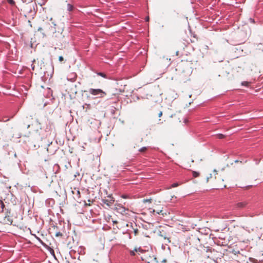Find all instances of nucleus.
Wrapping results in <instances>:
<instances>
[{
  "mask_svg": "<svg viewBox=\"0 0 263 263\" xmlns=\"http://www.w3.org/2000/svg\"><path fill=\"white\" fill-rule=\"evenodd\" d=\"M0 206L1 208V210L3 211L5 205H4V203L1 200H0Z\"/></svg>",
  "mask_w": 263,
  "mask_h": 263,
  "instance_id": "10",
  "label": "nucleus"
},
{
  "mask_svg": "<svg viewBox=\"0 0 263 263\" xmlns=\"http://www.w3.org/2000/svg\"><path fill=\"white\" fill-rule=\"evenodd\" d=\"M214 172H217V171H216V170H214Z\"/></svg>",
  "mask_w": 263,
  "mask_h": 263,
  "instance_id": "34",
  "label": "nucleus"
},
{
  "mask_svg": "<svg viewBox=\"0 0 263 263\" xmlns=\"http://www.w3.org/2000/svg\"><path fill=\"white\" fill-rule=\"evenodd\" d=\"M248 82H242V85H243V86H247L248 85Z\"/></svg>",
  "mask_w": 263,
  "mask_h": 263,
  "instance_id": "15",
  "label": "nucleus"
},
{
  "mask_svg": "<svg viewBox=\"0 0 263 263\" xmlns=\"http://www.w3.org/2000/svg\"><path fill=\"white\" fill-rule=\"evenodd\" d=\"M9 119H7L6 120H5V121H9Z\"/></svg>",
  "mask_w": 263,
  "mask_h": 263,
  "instance_id": "35",
  "label": "nucleus"
},
{
  "mask_svg": "<svg viewBox=\"0 0 263 263\" xmlns=\"http://www.w3.org/2000/svg\"><path fill=\"white\" fill-rule=\"evenodd\" d=\"M59 60L60 61H62L63 60V58L62 56H60L59 58Z\"/></svg>",
  "mask_w": 263,
  "mask_h": 263,
  "instance_id": "18",
  "label": "nucleus"
},
{
  "mask_svg": "<svg viewBox=\"0 0 263 263\" xmlns=\"http://www.w3.org/2000/svg\"><path fill=\"white\" fill-rule=\"evenodd\" d=\"M123 211H124V212H125V208H123Z\"/></svg>",
  "mask_w": 263,
  "mask_h": 263,
  "instance_id": "30",
  "label": "nucleus"
},
{
  "mask_svg": "<svg viewBox=\"0 0 263 263\" xmlns=\"http://www.w3.org/2000/svg\"><path fill=\"white\" fill-rule=\"evenodd\" d=\"M162 112L161 111L160 112L159 114V117H160L162 116Z\"/></svg>",
  "mask_w": 263,
  "mask_h": 263,
  "instance_id": "24",
  "label": "nucleus"
},
{
  "mask_svg": "<svg viewBox=\"0 0 263 263\" xmlns=\"http://www.w3.org/2000/svg\"><path fill=\"white\" fill-rule=\"evenodd\" d=\"M145 21L146 22H148L149 21V17L148 16H147L146 18H145Z\"/></svg>",
  "mask_w": 263,
  "mask_h": 263,
  "instance_id": "22",
  "label": "nucleus"
},
{
  "mask_svg": "<svg viewBox=\"0 0 263 263\" xmlns=\"http://www.w3.org/2000/svg\"><path fill=\"white\" fill-rule=\"evenodd\" d=\"M162 211H156L155 210H153V212L154 213V212H156L157 214H159Z\"/></svg>",
  "mask_w": 263,
  "mask_h": 263,
  "instance_id": "17",
  "label": "nucleus"
},
{
  "mask_svg": "<svg viewBox=\"0 0 263 263\" xmlns=\"http://www.w3.org/2000/svg\"><path fill=\"white\" fill-rule=\"evenodd\" d=\"M48 90L49 91H51V90H50V88H48Z\"/></svg>",
  "mask_w": 263,
  "mask_h": 263,
  "instance_id": "32",
  "label": "nucleus"
},
{
  "mask_svg": "<svg viewBox=\"0 0 263 263\" xmlns=\"http://www.w3.org/2000/svg\"><path fill=\"white\" fill-rule=\"evenodd\" d=\"M151 199H146L143 200V202H151Z\"/></svg>",
  "mask_w": 263,
  "mask_h": 263,
  "instance_id": "12",
  "label": "nucleus"
},
{
  "mask_svg": "<svg viewBox=\"0 0 263 263\" xmlns=\"http://www.w3.org/2000/svg\"><path fill=\"white\" fill-rule=\"evenodd\" d=\"M138 232V229H135V230H134V233H135V235H137V234Z\"/></svg>",
  "mask_w": 263,
  "mask_h": 263,
  "instance_id": "21",
  "label": "nucleus"
},
{
  "mask_svg": "<svg viewBox=\"0 0 263 263\" xmlns=\"http://www.w3.org/2000/svg\"><path fill=\"white\" fill-rule=\"evenodd\" d=\"M247 204V202L246 201H243L241 202H239L237 204V206L238 208H242L245 207Z\"/></svg>",
  "mask_w": 263,
  "mask_h": 263,
  "instance_id": "5",
  "label": "nucleus"
},
{
  "mask_svg": "<svg viewBox=\"0 0 263 263\" xmlns=\"http://www.w3.org/2000/svg\"><path fill=\"white\" fill-rule=\"evenodd\" d=\"M35 62V60H33L32 61V62H33V63H34V62Z\"/></svg>",
  "mask_w": 263,
  "mask_h": 263,
  "instance_id": "31",
  "label": "nucleus"
},
{
  "mask_svg": "<svg viewBox=\"0 0 263 263\" xmlns=\"http://www.w3.org/2000/svg\"><path fill=\"white\" fill-rule=\"evenodd\" d=\"M212 177V174H210V176L209 177H207L206 178V182H208L209 181V180L210 178Z\"/></svg>",
  "mask_w": 263,
  "mask_h": 263,
  "instance_id": "19",
  "label": "nucleus"
},
{
  "mask_svg": "<svg viewBox=\"0 0 263 263\" xmlns=\"http://www.w3.org/2000/svg\"><path fill=\"white\" fill-rule=\"evenodd\" d=\"M141 249L140 247L135 248L134 249V250L130 251V254L132 256H134L135 255L136 252H141Z\"/></svg>",
  "mask_w": 263,
  "mask_h": 263,
  "instance_id": "4",
  "label": "nucleus"
},
{
  "mask_svg": "<svg viewBox=\"0 0 263 263\" xmlns=\"http://www.w3.org/2000/svg\"><path fill=\"white\" fill-rule=\"evenodd\" d=\"M122 197L123 198H126L127 196L126 195H122Z\"/></svg>",
  "mask_w": 263,
  "mask_h": 263,
  "instance_id": "25",
  "label": "nucleus"
},
{
  "mask_svg": "<svg viewBox=\"0 0 263 263\" xmlns=\"http://www.w3.org/2000/svg\"><path fill=\"white\" fill-rule=\"evenodd\" d=\"M166 227L160 226L159 229L157 230V235L163 239V243L165 245H167L171 242L169 234L166 231Z\"/></svg>",
  "mask_w": 263,
  "mask_h": 263,
  "instance_id": "1",
  "label": "nucleus"
},
{
  "mask_svg": "<svg viewBox=\"0 0 263 263\" xmlns=\"http://www.w3.org/2000/svg\"><path fill=\"white\" fill-rule=\"evenodd\" d=\"M62 233L61 232H59L56 233L55 236H62Z\"/></svg>",
  "mask_w": 263,
  "mask_h": 263,
  "instance_id": "16",
  "label": "nucleus"
},
{
  "mask_svg": "<svg viewBox=\"0 0 263 263\" xmlns=\"http://www.w3.org/2000/svg\"><path fill=\"white\" fill-rule=\"evenodd\" d=\"M178 185H179L178 183H177V182L174 183H173V184L171 185V186L170 188H171V187H176L178 186Z\"/></svg>",
  "mask_w": 263,
  "mask_h": 263,
  "instance_id": "9",
  "label": "nucleus"
},
{
  "mask_svg": "<svg viewBox=\"0 0 263 263\" xmlns=\"http://www.w3.org/2000/svg\"><path fill=\"white\" fill-rule=\"evenodd\" d=\"M52 254L53 255V256L55 257V255L54 254V252L52 250Z\"/></svg>",
  "mask_w": 263,
  "mask_h": 263,
  "instance_id": "27",
  "label": "nucleus"
},
{
  "mask_svg": "<svg viewBox=\"0 0 263 263\" xmlns=\"http://www.w3.org/2000/svg\"><path fill=\"white\" fill-rule=\"evenodd\" d=\"M8 2L12 5H14L15 3L13 0H8Z\"/></svg>",
  "mask_w": 263,
  "mask_h": 263,
  "instance_id": "13",
  "label": "nucleus"
},
{
  "mask_svg": "<svg viewBox=\"0 0 263 263\" xmlns=\"http://www.w3.org/2000/svg\"><path fill=\"white\" fill-rule=\"evenodd\" d=\"M88 92L92 95L98 96L101 98L103 97L105 95V92L101 89L90 88Z\"/></svg>",
  "mask_w": 263,
  "mask_h": 263,
  "instance_id": "2",
  "label": "nucleus"
},
{
  "mask_svg": "<svg viewBox=\"0 0 263 263\" xmlns=\"http://www.w3.org/2000/svg\"><path fill=\"white\" fill-rule=\"evenodd\" d=\"M250 21L251 22V23H254V20L252 19V18H250Z\"/></svg>",
  "mask_w": 263,
  "mask_h": 263,
  "instance_id": "23",
  "label": "nucleus"
},
{
  "mask_svg": "<svg viewBox=\"0 0 263 263\" xmlns=\"http://www.w3.org/2000/svg\"><path fill=\"white\" fill-rule=\"evenodd\" d=\"M31 68L33 70H34L35 69V66L34 65L32 64L31 65Z\"/></svg>",
  "mask_w": 263,
  "mask_h": 263,
  "instance_id": "20",
  "label": "nucleus"
},
{
  "mask_svg": "<svg viewBox=\"0 0 263 263\" xmlns=\"http://www.w3.org/2000/svg\"><path fill=\"white\" fill-rule=\"evenodd\" d=\"M97 74L100 76H101V77H103V78H107L106 74L105 73H102V72H98V73H97Z\"/></svg>",
  "mask_w": 263,
  "mask_h": 263,
  "instance_id": "7",
  "label": "nucleus"
},
{
  "mask_svg": "<svg viewBox=\"0 0 263 263\" xmlns=\"http://www.w3.org/2000/svg\"><path fill=\"white\" fill-rule=\"evenodd\" d=\"M193 175L194 177H197L199 175V173L197 172L193 171Z\"/></svg>",
  "mask_w": 263,
  "mask_h": 263,
  "instance_id": "8",
  "label": "nucleus"
},
{
  "mask_svg": "<svg viewBox=\"0 0 263 263\" xmlns=\"http://www.w3.org/2000/svg\"><path fill=\"white\" fill-rule=\"evenodd\" d=\"M29 127H30V125H29V124H28V125H27V128H28Z\"/></svg>",
  "mask_w": 263,
  "mask_h": 263,
  "instance_id": "29",
  "label": "nucleus"
},
{
  "mask_svg": "<svg viewBox=\"0 0 263 263\" xmlns=\"http://www.w3.org/2000/svg\"><path fill=\"white\" fill-rule=\"evenodd\" d=\"M53 25L55 26H56V24L54 23H52Z\"/></svg>",
  "mask_w": 263,
  "mask_h": 263,
  "instance_id": "28",
  "label": "nucleus"
},
{
  "mask_svg": "<svg viewBox=\"0 0 263 263\" xmlns=\"http://www.w3.org/2000/svg\"><path fill=\"white\" fill-rule=\"evenodd\" d=\"M41 68H42V67L41 66L40 67L38 66V67H36V69H37L39 70L41 69Z\"/></svg>",
  "mask_w": 263,
  "mask_h": 263,
  "instance_id": "26",
  "label": "nucleus"
},
{
  "mask_svg": "<svg viewBox=\"0 0 263 263\" xmlns=\"http://www.w3.org/2000/svg\"><path fill=\"white\" fill-rule=\"evenodd\" d=\"M103 202L108 206H110L114 202V200L112 197H110L109 199H103Z\"/></svg>",
  "mask_w": 263,
  "mask_h": 263,
  "instance_id": "3",
  "label": "nucleus"
},
{
  "mask_svg": "<svg viewBox=\"0 0 263 263\" xmlns=\"http://www.w3.org/2000/svg\"><path fill=\"white\" fill-rule=\"evenodd\" d=\"M67 10L70 11L73 9V6L70 4H67Z\"/></svg>",
  "mask_w": 263,
  "mask_h": 263,
  "instance_id": "6",
  "label": "nucleus"
},
{
  "mask_svg": "<svg viewBox=\"0 0 263 263\" xmlns=\"http://www.w3.org/2000/svg\"><path fill=\"white\" fill-rule=\"evenodd\" d=\"M218 137L219 138V139H222L224 137V135H222V134H219L218 135Z\"/></svg>",
  "mask_w": 263,
  "mask_h": 263,
  "instance_id": "14",
  "label": "nucleus"
},
{
  "mask_svg": "<svg viewBox=\"0 0 263 263\" xmlns=\"http://www.w3.org/2000/svg\"><path fill=\"white\" fill-rule=\"evenodd\" d=\"M184 122L185 123H186V122H187L186 120V119H185Z\"/></svg>",
  "mask_w": 263,
  "mask_h": 263,
  "instance_id": "33",
  "label": "nucleus"
},
{
  "mask_svg": "<svg viewBox=\"0 0 263 263\" xmlns=\"http://www.w3.org/2000/svg\"><path fill=\"white\" fill-rule=\"evenodd\" d=\"M146 149V147H142L139 149V151L141 152H143L145 151Z\"/></svg>",
  "mask_w": 263,
  "mask_h": 263,
  "instance_id": "11",
  "label": "nucleus"
}]
</instances>
